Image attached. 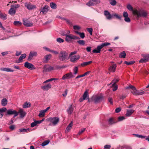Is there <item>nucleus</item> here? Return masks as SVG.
<instances>
[{"label":"nucleus","instance_id":"1","mask_svg":"<svg viewBox=\"0 0 149 149\" xmlns=\"http://www.w3.org/2000/svg\"><path fill=\"white\" fill-rule=\"evenodd\" d=\"M125 89H132V91H131V93L135 95H141L145 93L144 91H137L135 87L131 85H130L126 87L125 88Z\"/></svg>","mask_w":149,"mask_h":149},{"label":"nucleus","instance_id":"2","mask_svg":"<svg viewBox=\"0 0 149 149\" xmlns=\"http://www.w3.org/2000/svg\"><path fill=\"white\" fill-rule=\"evenodd\" d=\"M58 58L61 61H66L68 59V54L65 51H62L58 55Z\"/></svg>","mask_w":149,"mask_h":149},{"label":"nucleus","instance_id":"3","mask_svg":"<svg viewBox=\"0 0 149 149\" xmlns=\"http://www.w3.org/2000/svg\"><path fill=\"white\" fill-rule=\"evenodd\" d=\"M133 14L134 15H137L138 17H145L147 15L146 12L142 10H134L133 11Z\"/></svg>","mask_w":149,"mask_h":149},{"label":"nucleus","instance_id":"4","mask_svg":"<svg viewBox=\"0 0 149 149\" xmlns=\"http://www.w3.org/2000/svg\"><path fill=\"white\" fill-rule=\"evenodd\" d=\"M62 35L65 36V40L68 42L71 41L72 40L79 39L80 38L72 34H68L63 33Z\"/></svg>","mask_w":149,"mask_h":149},{"label":"nucleus","instance_id":"5","mask_svg":"<svg viewBox=\"0 0 149 149\" xmlns=\"http://www.w3.org/2000/svg\"><path fill=\"white\" fill-rule=\"evenodd\" d=\"M92 99L95 103H98L103 100V96L101 94L95 95L93 96Z\"/></svg>","mask_w":149,"mask_h":149},{"label":"nucleus","instance_id":"6","mask_svg":"<svg viewBox=\"0 0 149 149\" xmlns=\"http://www.w3.org/2000/svg\"><path fill=\"white\" fill-rule=\"evenodd\" d=\"M48 119L49 121L52 122L54 125L57 124L59 121V118L58 117H50Z\"/></svg>","mask_w":149,"mask_h":149},{"label":"nucleus","instance_id":"7","mask_svg":"<svg viewBox=\"0 0 149 149\" xmlns=\"http://www.w3.org/2000/svg\"><path fill=\"white\" fill-rule=\"evenodd\" d=\"M7 114L9 115H14V118L17 116L18 115V113L15 110L10 109L7 111Z\"/></svg>","mask_w":149,"mask_h":149},{"label":"nucleus","instance_id":"8","mask_svg":"<svg viewBox=\"0 0 149 149\" xmlns=\"http://www.w3.org/2000/svg\"><path fill=\"white\" fill-rule=\"evenodd\" d=\"M25 6L29 10L34 9L36 8L35 5H32L29 2L26 3H25Z\"/></svg>","mask_w":149,"mask_h":149},{"label":"nucleus","instance_id":"9","mask_svg":"<svg viewBox=\"0 0 149 149\" xmlns=\"http://www.w3.org/2000/svg\"><path fill=\"white\" fill-rule=\"evenodd\" d=\"M24 66L26 68L31 70L34 69L35 68V67L32 64L29 63L28 62H26L25 63Z\"/></svg>","mask_w":149,"mask_h":149},{"label":"nucleus","instance_id":"10","mask_svg":"<svg viewBox=\"0 0 149 149\" xmlns=\"http://www.w3.org/2000/svg\"><path fill=\"white\" fill-rule=\"evenodd\" d=\"M43 72H49L53 70L54 68L49 65H45L43 67Z\"/></svg>","mask_w":149,"mask_h":149},{"label":"nucleus","instance_id":"11","mask_svg":"<svg viewBox=\"0 0 149 149\" xmlns=\"http://www.w3.org/2000/svg\"><path fill=\"white\" fill-rule=\"evenodd\" d=\"M37 55V53L36 52L34 51L31 52L29 54L28 59V61H31L32 59V58L34 56H36Z\"/></svg>","mask_w":149,"mask_h":149},{"label":"nucleus","instance_id":"12","mask_svg":"<svg viewBox=\"0 0 149 149\" xmlns=\"http://www.w3.org/2000/svg\"><path fill=\"white\" fill-rule=\"evenodd\" d=\"M80 56L79 55H74L72 56L70 59L71 61L73 63H75L76 61L78 60L80 58Z\"/></svg>","mask_w":149,"mask_h":149},{"label":"nucleus","instance_id":"13","mask_svg":"<svg viewBox=\"0 0 149 149\" xmlns=\"http://www.w3.org/2000/svg\"><path fill=\"white\" fill-rule=\"evenodd\" d=\"M73 77L72 72H70L67 73L63 75L62 77V79L64 80L66 79H70Z\"/></svg>","mask_w":149,"mask_h":149},{"label":"nucleus","instance_id":"14","mask_svg":"<svg viewBox=\"0 0 149 149\" xmlns=\"http://www.w3.org/2000/svg\"><path fill=\"white\" fill-rule=\"evenodd\" d=\"M52 86L50 84L41 86V88L44 91H47L51 88Z\"/></svg>","mask_w":149,"mask_h":149},{"label":"nucleus","instance_id":"15","mask_svg":"<svg viewBox=\"0 0 149 149\" xmlns=\"http://www.w3.org/2000/svg\"><path fill=\"white\" fill-rule=\"evenodd\" d=\"M49 8V6L47 5H45L43 7L40 12H42L43 14H45L48 12Z\"/></svg>","mask_w":149,"mask_h":149},{"label":"nucleus","instance_id":"16","mask_svg":"<svg viewBox=\"0 0 149 149\" xmlns=\"http://www.w3.org/2000/svg\"><path fill=\"white\" fill-rule=\"evenodd\" d=\"M104 15L106 16L107 19H110L112 18V15H111L110 13L107 10H105Z\"/></svg>","mask_w":149,"mask_h":149},{"label":"nucleus","instance_id":"17","mask_svg":"<svg viewBox=\"0 0 149 149\" xmlns=\"http://www.w3.org/2000/svg\"><path fill=\"white\" fill-rule=\"evenodd\" d=\"M102 47L100 45L97 46L96 49H94L93 50V53H99L100 52L101 49H102Z\"/></svg>","mask_w":149,"mask_h":149},{"label":"nucleus","instance_id":"18","mask_svg":"<svg viewBox=\"0 0 149 149\" xmlns=\"http://www.w3.org/2000/svg\"><path fill=\"white\" fill-rule=\"evenodd\" d=\"M16 13V10L11 7L8 11V13L11 15H14Z\"/></svg>","mask_w":149,"mask_h":149},{"label":"nucleus","instance_id":"19","mask_svg":"<svg viewBox=\"0 0 149 149\" xmlns=\"http://www.w3.org/2000/svg\"><path fill=\"white\" fill-rule=\"evenodd\" d=\"M73 110L74 108L72 105H71L68 109H67V111L69 115H71L73 113Z\"/></svg>","mask_w":149,"mask_h":149},{"label":"nucleus","instance_id":"20","mask_svg":"<svg viewBox=\"0 0 149 149\" xmlns=\"http://www.w3.org/2000/svg\"><path fill=\"white\" fill-rule=\"evenodd\" d=\"M23 24L26 26H31L33 25V24L27 20H24L23 21Z\"/></svg>","mask_w":149,"mask_h":149},{"label":"nucleus","instance_id":"21","mask_svg":"<svg viewBox=\"0 0 149 149\" xmlns=\"http://www.w3.org/2000/svg\"><path fill=\"white\" fill-rule=\"evenodd\" d=\"M18 113H20V117L23 118L26 115V113L25 111H23V110L22 109H19L18 111Z\"/></svg>","mask_w":149,"mask_h":149},{"label":"nucleus","instance_id":"22","mask_svg":"<svg viewBox=\"0 0 149 149\" xmlns=\"http://www.w3.org/2000/svg\"><path fill=\"white\" fill-rule=\"evenodd\" d=\"M51 56V54L47 55L45 56V58L43 59V62L44 63H47L48 61L50 59V58Z\"/></svg>","mask_w":149,"mask_h":149},{"label":"nucleus","instance_id":"23","mask_svg":"<svg viewBox=\"0 0 149 149\" xmlns=\"http://www.w3.org/2000/svg\"><path fill=\"white\" fill-rule=\"evenodd\" d=\"M0 70L2 71L7 72H13L14 71V70L8 68H0Z\"/></svg>","mask_w":149,"mask_h":149},{"label":"nucleus","instance_id":"24","mask_svg":"<svg viewBox=\"0 0 149 149\" xmlns=\"http://www.w3.org/2000/svg\"><path fill=\"white\" fill-rule=\"evenodd\" d=\"M6 110L7 109L5 107L0 109V118H1L3 116V112L6 111Z\"/></svg>","mask_w":149,"mask_h":149},{"label":"nucleus","instance_id":"25","mask_svg":"<svg viewBox=\"0 0 149 149\" xmlns=\"http://www.w3.org/2000/svg\"><path fill=\"white\" fill-rule=\"evenodd\" d=\"M116 67V64H113L112 66H111L109 68V70L110 71L114 72Z\"/></svg>","mask_w":149,"mask_h":149},{"label":"nucleus","instance_id":"26","mask_svg":"<svg viewBox=\"0 0 149 149\" xmlns=\"http://www.w3.org/2000/svg\"><path fill=\"white\" fill-rule=\"evenodd\" d=\"M89 95H88V90H86L84 93L83 95V99H86V98H87L88 99Z\"/></svg>","mask_w":149,"mask_h":149},{"label":"nucleus","instance_id":"27","mask_svg":"<svg viewBox=\"0 0 149 149\" xmlns=\"http://www.w3.org/2000/svg\"><path fill=\"white\" fill-rule=\"evenodd\" d=\"M134 112V111L132 109L127 110L125 115L127 116H130Z\"/></svg>","mask_w":149,"mask_h":149},{"label":"nucleus","instance_id":"28","mask_svg":"<svg viewBox=\"0 0 149 149\" xmlns=\"http://www.w3.org/2000/svg\"><path fill=\"white\" fill-rule=\"evenodd\" d=\"M0 18L5 20L7 19L6 15L5 13H3L0 12Z\"/></svg>","mask_w":149,"mask_h":149},{"label":"nucleus","instance_id":"29","mask_svg":"<svg viewBox=\"0 0 149 149\" xmlns=\"http://www.w3.org/2000/svg\"><path fill=\"white\" fill-rule=\"evenodd\" d=\"M8 101L6 98L3 99L1 101V104L3 106H5L7 104Z\"/></svg>","mask_w":149,"mask_h":149},{"label":"nucleus","instance_id":"30","mask_svg":"<svg viewBox=\"0 0 149 149\" xmlns=\"http://www.w3.org/2000/svg\"><path fill=\"white\" fill-rule=\"evenodd\" d=\"M142 56L147 62L149 61V54H143Z\"/></svg>","mask_w":149,"mask_h":149},{"label":"nucleus","instance_id":"31","mask_svg":"<svg viewBox=\"0 0 149 149\" xmlns=\"http://www.w3.org/2000/svg\"><path fill=\"white\" fill-rule=\"evenodd\" d=\"M45 112L44 110L40 111L39 114L38 116L40 117H43L45 116Z\"/></svg>","mask_w":149,"mask_h":149},{"label":"nucleus","instance_id":"32","mask_svg":"<svg viewBox=\"0 0 149 149\" xmlns=\"http://www.w3.org/2000/svg\"><path fill=\"white\" fill-rule=\"evenodd\" d=\"M108 122L109 124L112 125L116 123L117 122L115 121L113 118H111L109 119Z\"/></svg>","mask_w":149,"mask_h":149},{"label":"nucleus","instance_id":"33","mask_svg":"<svg viewBox=\"0 0 149 149\" xmlns=\"http://www.w3.org/2000/svg\"><path fill=\"white\" fill-rule=\"evenodd\" d=\"M90 72V71H87V72H85L84 74H83L81 75H79L77 76V77H76V79H78L80 77H84V76L88 74H89Z\"/></svg>","mask_w":149,"mask_h":149},{"label":"nucleus","instance_id":"34","mask_svg":"<svg viewBox=\"0 0 149 149\" xmlns=\"http://www.w3.org/2000/svg\"><path fill=\"white\" fill-rule=\"evenodd\" d=\"M86 4L88 6H93L95 5V3L94 2L93 0H91L88 1Z\"/></svg>","mask_w":149,"mask_h":149},{"label":"nucleus","instance_id":"35","mask_svg":"<svg viewBox=\"0 0 149 149\" xmlns=\"http://www.w3.org/2000/svg\"><path fill=\"white\" fill-rule=\"evenodd\" d=\"M92 63V61H90L87 62H83L81 64V65L82 66H84L89 65Z\"/></svg>","mask_w":149,"mask_h":149},{"label":"nucleus","instance_id":"36","mask_svg":"<svg viewBox=\"0 0 149 149\" xmlns=\"http://www.w3.org/2000/svg\"><path fill=\"white\" fill-rule=\"evenodd\" d=\"M31 105V104L29 102L28 103L25 102L23 105V108H26L28 107H29Z\"/></svg>","mask_w":149,"mask_h":149},{"label":"nucleus","instance_id":"37","mask_svg":"<svg viewBox=\"0 0 149 149\" xmlns=\"http://www.w3.org/2000/svg\"><path fill=\"white\" fill-rule=\"evenodd\" d=\"M126 55V54L125 51H123L122 52L120 53V54L119 57L120 58H125Z\"/></svg>","mask_w":149,"mask_h":149},{"label":"nucleus","instance_id":"38","mask_svg":"<svg viewBox=\"0 0 149 149\" xmlns=\"http://www.w3.org/2000/svg\"><path fill=\"white\" fill-rule=\"evenodd\" d=\"M115 17L116 18L119 19L120 20L121 19V17H122V16L119 15L116 13H114L112 14V18L113 17Z\"/></svg>","mask_w":149,"mask_h":149},{"label":"nucleus","instance_id":"39","mask_svg":"<svg viewBox=\"0 0 149 149\" xmlns=\"http://www.w3.org/2000/svg\"><path fill=\"white\" fill-rule=\"evenodd\" d=\"M50 6L53 9H56L57 8L56 4L54 2H51L50 3Z\"/></svg>","mask_w":149,"mask_h":149},{"label":"nucleus","instance_id":"40","mask_svg":"<svg viewBox=\"0 0 149 149\" xmlns=\"http://www.w3.org/2000/svg\"><path fill=\"white\" fill-rule=\"evenodd\" d=\"M77 42L80 45H84L85 44V41L83 40H79L77 41Z\"/></svg>","mask_w":149,"mask_h":149},{"label":"nucleus","instance_id":"41","mask_svg":"<svg viewBox=\"0 0 149 149\" xmlns=\"http://www.w3.org/2000/svg\"><path fill=\"white\" fill-rule=\"evenodd\" d=\"M135 63V61H125L124 62V63L125 64H126V65H131Z\"/></svg>","mask_w":149,"mask_h":149},{"label":"nucleus","instance_id":"42","mask_svg":"<svg viewBox=\"0 0 149 149\" xmlns=\"http://www.w3.org/2000/svg\"><path fill=\"white\" fill-rule=\"evenodd\" d=\"M19 132H28L29 131V129H24V128H21L19 130Z\"/></svg>","mask_w":149,"mask_h":149},{"label":"nucleus","instance_id":"43","mask_svg":"<svg viewBox=\"0 0 149 149\" xmlns=\"http://www.w3.org/2000/svg\"><path fill=\"white\" fill-rule=\"evenodd\" d=\"M50 142L49 140H48L45 141L41 144V145L42 146H44L47 145Z\"/></svg>","mask_w":149,"mask_h":149},{"label":"nucleus","instance_id":"44","mask_svg":"<svg viewBox=\"0 0 149 149\" xmlns=\"http://www.w3.org/2000/svg\"><path fill=\"white\" fill-rule=\"evenodd\" d=\"M111 45V44L108 42H104L102 43L101 45H100L102 48H103L104 47H106L107 46L109 45Z\"/></svg>","mask_w":149,"mask_h":149},{"label":"nucleus","instance_id":"45","mask_svg":"<svg viewBox=\"0 0 149 149\" xmlns=\"http://www.w3.org/2000/svg\"><path fill=\"white\" fill-rule=\"evenodd\" d=\"M26 56V55L25 54H22L19 57L18 60L19 61H21L23 59L25 58Z\"/></svg>","mask_w":149,"mask_h":149},{"label":"nucleus","instance_id":"46","mask_svg":"<svg viewBox=\"0 0 149 149\" xmlns=\"http://www.w3.org/2000/svg\"><path fill=\"white\" fill-rule=\"evenodd\" d=\"M13 23L14 25L17 26H20L22 24V23L18 21H14Z\"/></svg>","mask_w":149,"mask_h":149},{"label":"nucleus","instance_id":"47","mask_svg":"<svg viewBox=\"0 0 149 149\" xmlns=\"http://www.w3.org/2000/svg\"><path fill=\"white\" fill-rule=\"evenodd\" d=\"M118 149H131V148L128 146H123L119 147Z\"/></svg>","mask_w":149,"mask_h":149},{"label":"nucleus","instance_id":"48","mask_svg":"<svg viewBox=\"0 0 149 149\" xmlns=\"http://www.w3.org/2000/svg\"><path fill=\"white\" fill-rule=\"evenodd\" d=\"M127 9L130 11H134L133 8L130 5H127Z\"/></svg>","mask_w":149,"mask_h":149},{"label":"nucleus","instance_id":"49","mask_svg":"<svg viewBox=\"0 0 149 149\" xmlns=\"http://www.w3.org/2000/svg\"><path fill=\"white\" fill-rule=\"evenodd\" d=\"M20 6V5L19 4L17 5H12L11 7L12 8H14L16 9L19 8Z\"/></svg>","mask_w":149,"mask_h":149},{"label":"nucleus","instance_id":"50","mask_svg":"<svg viewBox=\"0 0 149 149\" xmlns=\"http://www.w3.org/2000/svg\"><path fill=\"white\" fill-rule=\"evenodd\" d=\"M56 41L59 43H62L64 42V40L60 38H58L56 39Z\"/></svg>","mask_w":149,"mask_h":149},{"label":"nucleus","instance_id":"51","mask_svg":"<svg viewBox=\"0 0 149 149\" xmlns=\"http://www.w3.org/2000/svg\"><path fill=\"white\" fill-rule=\"evenodd\" d=\"M111 1L110 2V4L112 6H114L116 5V2L115 0H110Z\"/></svg>","mask_w":149,"mask_h":149},{"label":"nucleus","instance_id":"52","mask_svg":"<svg viewBox=\"0 0 149 149\" xmlns=\"http://www.w3.org/2000/svg\"><path fill=\"white\" fill-rule=\"evenodd\" d=\"M64 20L65 21L67 22V24L70 26H72V23L68 19H64Z\"/></svg>","mask_w":149,"mask_h":149},{"label":"nucleus","instance_id":"53","mask_svg":"<svg viewBox=\"0 0 149 149\" xmlns=\"http://www.w3.org/2000/svg\"><path fill=\"white\" fill-rule=\"evenodd\" d=\"M87 31L91 35H92V33L93 31V29L91 28H87Z\"/></svg>","mask_w":149,"mask_h":149},{"label":"nucleus","instance_id":"54","mask_svg":"<svg viewBox=\"0 0 149 149\" xmlns=\"http://www.w3.org/2000/svg\"><path fill=\"white\" fill-rule=\"evenodd\" d=\"M119 80V79H113L112 81V83H113V84H112L113 86H114V85H116V83L118 82Z\"/></svg>","mask_w":149,"mask_h":149},{"label":"nucleus","instance_id":"55","mask_svg":"<svg viewBox=\"0 0 149 149\" xmlns=\"http://www.w3.org/2000/svg\"><path fill=\"white\" fill-rule=\"evenodd\" d=\"M124 20L126 22L128 23L130 22L131 21L130 19L128 17L124 18Z\"/></svg>","mask_w":149,"mask_h":149},{"label":"nucleus","instance_id":"56","mask_svg":"<svg viewBox=\"0 0 149 149\" xmlns=\"http://www.w3.org/2000/svg\"><path fill=\"white\" fill-rule=\"evenodd\" d=\"M49 52L51 53H54V54L56 55L58 54V52L56 51H54L52 49H51L50 51Z\"/></svg>","mask_w":149,"mask_h":149},{"label":"nucleus","instance_id":"57","mask_svg":"<svg viewBox=\"0 0 149 149\" xmlns=\"http://www.w3.org/2000/svg\"><path fill=\"white\" fill-rule=\"evenodd\" d=\"M73 28L74 30H79L80 29V26L78 25H74L73 26Z\"/></svg>","mask_w":149,"mask_h":149},{"label":"nucleus","instance_id":"58","mask_svg":"<svg viewBox=\"0 0 149 149\" xmlns=\"http://www.w3.org/2000/svg\"><path fill=\"white\" fill-rule=\"evenodd\" d=\"M86 128H84L83 129H81L79 132L78 134L80 135L83 133L85 130Z\"/></svg>","mask_w":149,"mask_h":149},{"label":"nucleus","instance_id":"59","mask_svg":"<svg viewBox=\"0 0 149 149\" xmlns=\"http://www.w3.org/2000/svg\"><path fill=\"white\" fill-rule=\"evenodd\" d=\"M78 68L77 67H75L74 68V74H76L78 72Z\"/></svg>","mask_w":149,"mask_h":149},{"label":"nucleus","instance_id":"60","mask_svg":"<svg viewBox=\"0 0 149 149\" xmlns=\"http://www.w3.org/2000/svg\"><path fill=\"white\" fill-rule=\"evenodd\" d=\"M37 125L36 120L31 123V126L32 127H34Z\"/></svg>","mask_w":149,"mask_h":149},{"label":"nucleus","instance_id":"61","mask_svg":"<svg viewBox=\"0 0 149 149\" xmlns=\"http://www.w3.org/2000/svg\"><path fill=\"white\" fill-rule=\"evenodd\" d=\"M128 14L127 12H123V16L124 18L127 17H128Z\"/></svg>","mask_w":149,"mask_h":149},{"label":"nucleus","instance_id":"62","mask_svg":"<svg viewBox=\"0 0 149 149\" xmlns=\"http://www.w3.org/2000/svg\"><path fill=\"white\" fill-rule=\"evenodd\" d=\"M125 117L123 116H120L118 117V121H121L125 119Z\"/></svg>","mask_w":149,"mask_h":149},{"label":"nucleus","instance_id":"63","mask_svg":"<svg viewBox=\"0 0 149 149\" xmlns=\"http://www.w3.org/2000/svg\"><path fill=\"white\" fill-rule=\"evenodd\" d=\"M79 35L80 37L82 39L84 38L85 37V34L84 33H80Z\"/></svg>","mask_w":149,"mask_h":149},{"label":"nucleus","instance_id":"64","mask_svg":"<svg viewBox=\"0 0 149 149\" xmlns=\"http://www.w3.org/2000/svg\"><path fill=\"white\" fill-rule=\"evenodd\" d=\"M112 86L113 87V91H116L118 88V86L116 85H114V86H113L112 85Z\"/></svg>","mask_w":149,"mask_h":149}]
</instances>
